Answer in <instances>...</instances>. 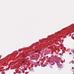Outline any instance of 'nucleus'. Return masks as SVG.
I'll use <instances>...</instances> for the list:
<instances>
[{
    "label": "nucleus",
    "mask_w": 74,
    "mask_h": 74,
    "mask_svg": "<svg viewBox=\"0 0 74 74\" xmlns=\"http://www.w3.org/2000/svg\"><path fill=\"white\" fill-rule=\"evenodd\" d=\"M38 52V50H37L35 51V53H37V52Z\"/></svg>",
    "instance_id": "nucleus-1"
},
{
    "label": "nucleus",
    "mask_w": 74,
    "mask_h": 74,
    "mask_svg": "<svg viewBox=\"0 0 74 74\" xmlns=\"http://www.w3.org/2000/svg\"><path fill=\"white\" fill-rule=\"evenodd\" d=\"M67 35H69V34H67Z\"/></svg>",
    "instance_id": "nucleus-3"
},
{
    "label": "nucleus",
    "mask_w": 74,
    "mask_h": 74,
    "mask_svg": "<svg viewBox=\"0 0 74 74\" xmlns=\"http://www.w3.org/2000/svg\"><path fill=\"white\" fill-rule=\"evenodd\" d=\"M25 62V61H23L22 63H23Z\"/></svg>",
    "instance_id": "nucleus-2"
}]
</instances>
